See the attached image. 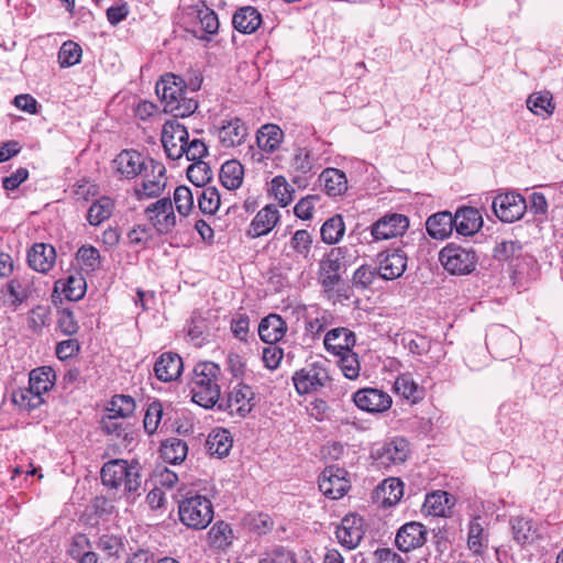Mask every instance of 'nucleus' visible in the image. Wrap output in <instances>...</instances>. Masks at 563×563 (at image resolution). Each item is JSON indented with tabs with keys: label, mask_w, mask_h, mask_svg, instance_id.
Masks as SVG:
<instances>
[{
	"label": "nucleus",
	"mask_w": 563,
	"mask_h": 563,
	"mask_svg": "<svg viewBox=\"0 0 563 563\" xmlns=\"http://www.w3.org/2000/svg\"><path fill=\"white\" fill-rule=\"evenodd\" d=\"M163 410L159 402H153L148 406L144 417V429L148 434H153L162 419Z\"/></svg>",
	"instance_id": "nucleus-60"
},
{
	"label": "nucleus",
	"mask_w": 563,
	"mask_h": 563,
	"mask_svg": "<svg viewBox=\"0 0 563 563\" xmlns=\"http://www.w3.org/2000/svg\"><path fill=\"white\" fill-rule=\"evenodd\" d=\"M354 404L363 411L384 412L388 410L393 404L391 397L376 388L360 389L353 395Z\"/></svg>",
	"instance_id": "nucleus-16"
},
{
	"label": "nucleus",
	"mask_w": 563,
	"mask_h": 563,
	"mask_svg": "<svg viewBox=\"0 0 563 563\" xmlns=\"http://www.w3.org/2000/svg\"><path fill=\"white\" fill-rule=\"evenodd\" d=\"M343 258L344 250L342 247H333L320 260L318 280L327 291L333 290L339 284Z\"/></svg>",
	"instance_id": "nucleus-9"
},
{
	"label": "nucleus",
	"mask_w": 563,
	"mask_h": 563,
	"mask_svg": "<svg viewBox=\"0 0 563 563\" xmlns=\"http://www.w3.org/2000/svg\"><path fill=\"white\" fill-rule=\"evenodd\" d=\"M53 377L54 374L49 367L35 368L30 373L29 386L42 397L54 386Z\"/></svg>",
	"instance_id": "nucleus-41"
},
{
	"label": "nucleus",
	"mask_w": 563,
	"mask_h": 563,
	"mask_svg": "<svg viewBox=\"0 0 563 563\" xmlns=\"http://www.w3.org/2000/svg\"><path fill=\"white\" fill-rule=\"evenodd\" d=\"M347 472L338 466H328L319 476V489L331 499H340L350 489Z\"/></svg>",
	"instance_id": "nucleus-11"
},
{
	"label": "nucleus",
	"mask_w": 563,
	"mask_h": 563,
	"mask_svg": "<svg viewBox=\"0 0 563 563\" xmlns=\"http://www.w3.org/2000/svg\"><path fill=\"white\" fill-rule=\"evenodd\" d=\"M188 179L197 187L205 188V186L211 180L212 173L210 167L205 162H194L187 168Z\"/></svg>",
	"instance_id": "nucleus-49"
},
{
	"label": "nucleus",
	"mask_w": 563,
	"mask_h": 563,
	"mask_svg": "<svg viewBox=\"0 0 563 563\" xmlns=\"http://www.w3.org/2000/svg\"><path fill=\"white\" fill-rule=\"evenodd\" d=\"M510 522L514 538L517 542L521 544L531 543L537 538V529L531 520L523 517H515Z\"/></svg>",
	"instance_id": "nucleus-43"
},
{
	"label": "nucleus",
	"mask_w": 563,
	"mask_h": 563,
	"mask_svg": "<svg viewBox=\"0 0 563 563\" xmlns=\"http://www.w3.org/2000/svg\"><path fill=\"white\" fill-rule=\"evenodd\" d=\"M279 211L274 205H267L261 209L251 222L249 234L258 238L269 233L278 223Z\"/></svg>",
	"instance_id": "nucleus-22"
},
{
	"label": "nucleus",
	"mask_w": 563,
	"mask_h": 563,
	"mask_svg": "<svg viewBox=\"0 0 563 563\" xmlns=\"http://www.w3.org/2000/svg\"><path fill=\"white\" fill-rule=\"evenodd\" d=\"M292 382L297 393L306 395L328 387L331 383V377L324 363L314 362L296 371Z\"/></svg>",
	"instance_id": "nucleus-5"
},
{
	"label": "nucleus",
	"mask_w": 563,
	"mask_h": 563,
	"mask_svg": "<svg viewBox=\"0 0 563 563\" xmlns=\"http://www.w3.org/2000/svg\"><path fill=\"white\" fill-rule=\"evenodd\" d=\"M166 168L165 166L152 158H150L148 170L143 172V183L141 188H135V194L139 199L154 198L162 195L166 187Z\"/></svg>",
	"instance_id": "nucleus-12"
},
{
	"label": "nucleus",
	"mask_w": 563,
	"mask_h": 563,
	"mask_svg": "<svg viewBox=\"0 0 563 563\" xmlns=\"http://www.w3.org/2000/svg\"><path fill=\"white\" fill-rule=\"evenodd\" d=\"M455 230L461 235H473L483 227V217L474 207H461L454 214Z\"/></svg>",
	"instance_id": "nucleus-20"
},
{
	"label": "nucleus",
	"mask_w": 563,
	"mask_h": 563,
	"mask_svg": "<svg viewBox=\"0 0 563 563\" xmlns=\"http://www.w3.org/2000/svg\"><path fill=\"white\" fill-rule=\"evenodd\" d=\"M114 202L109 197H101L96 200L88 210V222L91 225H99L108 220L113 212Z\"/></svg>",
	"instance_id": "nucleus-38"
},
{
	"label": "nucleus",
	"mask_w": 563,
	"mask_h": 563,
	"mask_svg": "<svg viewBox=\"0 0 563 563\" xmlns=\"http://www.w3.org/2000/svg\"><path fill=\"white\" fill-rule=\"evenodd\" d=\"M243 165L235 159L228 161L221 166L220 180L229 190L238 189L243 183Z\"/></svg>",
	"instance_id": "nucleus-34"
},
{
	"label": "nucleus",
	"mask_w": 563,
	"mask_h": 563,
	"mask_svg": "<svg viewBox=\"0 0 563 563\" xmlns=\"http://www.w3.org/2000/svg\"><path fill=\"white\" fill-rule=\"evenodd\" d=\"M198 108V102L196 99L191 97H187V95H183L177 98V101L172 102L168 106H165V110L174 113L175 117H188L192 114Z\"/></svg>",
	"instance_id": "nucleus-56"
},
{
	"label": "nucleus",
	"mask_w": 563,
	"mask_h": 563,
	"mask_svg": "<svg viewBox=\"0 0 563 563\" xmlns=\"http://www.w3.org/2000/svg\"><path fill=\"white\" fill-rule=\"evenodd\" d=\"M255 394L253 389L244 384H238L229 393L225 401H218V408L230 410V415L245 418L255 406Z\"/></svg>",
	"instance_id": "nucleus-10"
},
{
	"label": "nucleus",
	"mask_w": 563,
	"mask_h": 563,
	"mask_svg": "<svg viewBox=\"0 0 563 563\" xmlns=\"http://www.w3.org/2000/svg\"><path fill=\"white\" fill-rule=\"evenodd\" d=\"M284 141V132L276 124H264L256 134L258 147L266 153H274Z\"/></svg>",
	"instance_id": "nucleus-29"
},
{
	"label": "nucleus",
	"mask_w": 563,
	"mask_h": 563,
	"mask_svg": "<svg viewBox=\"0 0 563 563\" xmlns=\"http://www.w3.org/2000/svg\"><path fill=\"white\" fill-rule=\"evenodd\" d=\"M174 203L181 217H188L194 209V194L187 186H178L174 191Z\"/></svg>",
	"instance_id": "nucleus-51"
},
{
	"label": "nucleus",
	"mask_w": 563,
	"mask_h": 563,
	"mask_svg": "<svg viewBox=\"0 0 563 563\" xmlns=\"http://www.w3.org/2000/svg\"><path fill=\"white\" fill-rule=\"evenodd\" d=\"M312 242V235L307 230H298L290 239V247L303 260H309Z\"/></svg>",
	"instance_id": "nucleus-53"
},
{
	"label": "nucleus",
	"mask_w": 563,
	"mask_h": 563,
	"mask_svg": "<svg viewBox=\"0 0 563 563\" xmlns=\"http://www.w3.org/2000/svg\"><path fill=\"white\" fill-rule=\"evenodd\" d=\"M197 19L199 21L201 30L207 34H216L219 30V20L213 10L205 7L199 9L197 12Z\"/></svg>",
	"instance_id": "nucleus-58"
},
{
	"label": "nucleus",
	"mask_w": 563,
	"mask_h": 563,
	"mask_svg": "<svg viewBox=\"0 0 563 563\" xmlns=\"http://www.w3.org/2000/svg\"><path fill=\"white\" fill-rule=\"evenodd\" d=\"M55 261L56 252L51 244L35 243L27 253L30 267L40 273L49 272Z\"/></svg>",
	"instance_id": "nucleus-21"
},
{
	"label": "nucleus",
	"mask_w": 563,
	"mask_h": 563,
	"mask_svg": "<svg viewBox=\"0 0 563 563\" xmlns=\"http://www.w3.org/2000/svg\"><path fill=\"white\" fill-rule=\"evenodd\" d=\"M148 222L158 234H168L177 224L174 205L169 198H162L145 209Z\"/></svg>",
	"instance_id": "nucleus-7"
},
{
	"label": "nucleus",
	"mask_w": 563,
	"mask_h": 563,
	"mask_svg": "<svg viewBox=\"0 0 563 563\" xmlns=\"http://www.w3.org/2000/svg\"><path fill=\"white\" fill-rule=\"evenodd\" d=\"M317 201H319V196L317 195H308L301 198L294 208L295 214L302 220L311 219Z\"/></svg>",
	"instance_id": "nucleus-61"
},
{
	"label": "nucleus",
	"mask_w": 563,
	"mask_h": 563,
	"mask_svg": "<svg viewBox=\"0 0 563 563\" xmlns=\"http://www.w3.org/2000/svg\"><path fill=\"white\" fill-rule=\"evenodd\" d=\"M12 401L21 409L32 410L43 402V398L38 394H35V390L29 386L14 390L12 393Z\"/></svg>",
	"instance_id": "nucleus-46"
},
{
	"label": "nucleus",
	"mask_w": 563,
	"mask_h": 563,
	"mask_svg": "<svg viewBox=\"0 0 563 563\" xmlns=\"http://www.w3.org/2000/svg\"><path fill=\"white\" fill-rule=\"evenodd\" d=\"M117 172L126 178H134L148 170L150 159L134 150L122 151L113 161Z\"/></svg>",
	"instance_id": "nucleus-17"
},
{
	"label": "nucleus",
	"mask_w": 563,
	"mask_h": 563,
	"mask_svg": "<svg viewBox=\"0 0 563 563\" xmlns=\"http://www.w3.org/2000/svg\"><path fill=\"white\" fill-rule=\"evenodd\" d=\"M528 109L537 115H551L554 112L552 96L548 91L534 92L527 99Z\"/></svg>",
	"instance_id": "nucleus-42"
},
{
	"label": "nucleus",
	"mask_w": 563,
	"mask_h": 563,
	"mask_svg": "<svg viewBox=\"0 0 563 563\" xmlns=\"http://www.w3.org/2000/svg\"><path fill=\"white\" fill-rule=\"evenodd\" d=\"M198 207L205 214H214L221 205L220 194L216 187H205L197 190Z\"/></svg>",
	"instance_id": "nucleus-40"
},
{
	"label": "nucleus",
	"mask_w": 563,
	"mask_h": 563,
	"mask_svg": "<svg viewBox=\"0 0 563 563\" xmlns=\"http://www.w3.org/2000/svg\"><path fill=\"white\" fill-rule=\"evenodd\" d=\"M234 27L243 33L255 32L262 22L260 12L253 7L239 9L233 15Z\"/></svg>",
	"instance_id": "nucleus-30"
},
{
	"label": "nucleus",
	"mask_w": 563,
	"mask_h": 563,
	"mask_svg": "<svg viewBox=\"0 0 563 563\" xmlns=\"http://www.w3.org/2000/svg\"><path fill=\"white\" fill-rule=\"evenodd\" d=\"M210 544L218 549H225L231 544L232 529L224 522H217L208 532Z\"/></svg>",
	"instance_id": "nucleus-47"
},
{
	"label": "nucleus",
	"mask_w": 563,
	"mask_h": 563,
	"mask_svg": "<svg viewBox=\"0 0 563 563\" xmlns=\"http://www.w3.org/2000/svg\"><path fill=\"white\" fill-rule=\"evenodd\" d=\"M364 533V520L357 515L345 516L335 531L338 541L347 550L355 549L362 541Z\"/></svg>",
	"instance_id": "nucleus-14"
},
{
	"label": "nucleus",
	"mask_w": 563,
	"mask_h": 563,
	"mask_svg": "<svg viewBox=\"0 0 563 563\" xmlns=\"http://www.w3.org/2000/svg\"><path fill=\"white\" fill-rule=\"evenodd\" d=\"M492 208L495 216L501 222L511 223L523 217L527 210V203L521 195L505 192L494 198Z\"/></svg>",
	"instance_id": "nucleus-6"
},
{
	"label": "nucleus",
	"mask_w": 563,
	"mask_h": 563,
	"mask_svg": "<svg viewBox=\"0 0 563 563\" xmlns=\"http://www.w3.org/2000/svg\"><path fill=\"white\" fill-rule=\"evenodd\" d=\"M247 136V128L239 118H233L218 129V137L223 147L241 145Z\"/></svg>",
	"instance_id": "nucleus-24"
},
{
	"label": "nucleus",
	"mask_w": 563,
	"mask_h": 563,
	"mask_svg": "<svg viewBox=\"0 0 563 563\" xmlns=\"http://www.w3.org/2000/svg\"><path fill=\"white\" fill-rule=\"evenodd\" d=\"M345 225L340 214L328 219L321 227V239L327 244L338 243L344 235Z\"/></svg>",
	"instance_id": "nucleus-39"
},
{
	"label": "nucleus",
	"mask_w": 563,
	"mask_h": 563,
	"mask_svg": "<svg viewBox=\"0 0 563 563\" xmlns=\"http://www.w3.org/2000/svg\"><path fill=\"white\" fill-rule=\"evenodd\" d=\"M488 547V534L485 532L478 518L468 523L467 548L475 555H482Z\"/></svg>",
	"instance_id": "nucleus-32"
},
{
	"label": "nucleus",
	"mask_w": 563,
	"mask_h": 563,
	"mask_svg": "<svg viewBox=\"0 0 563 563\" xmlns=\"http://www.w3.org/2000/svg\"><path fill=\"white\" fill-rule=\"evenodd\" d=\"M184 150V155H186L187 161L192 162H201L200 159L208 153L206 144L198 139H194L192 141L188 140Z\"/></svg>",
	"instance_id": "nucleus-62"
},
{
	"label": "nucleus",
	"mask_w": 563,
	"mask_h": 563,
	"mask_svg": "<svg viewBox=\"0 0 563 563\" xmlns=\"http://www.w3.org/2000/svg\"><path fill=\"white\" fill-rule=\"evenodd\" d=\"M378 262V275L386 280L400 277L407 268V255L400 250L380 253Z\"/></svg>",
	"instance_id": "nucleus-18"
},
{
	"label": "nucleus",
	"mask_w": 563,
	"mask_h": 563,
	"mask_svg": "<svg viewBox=\"0 0 563 563\" xmlns=\"http://www.w3.org/2000/svg\"><path fill=\"white\" fill-rule=\"evenodd\" d=\"M181 372L183 360L178 354L172 352L163 353L154 365L155 376L165 383L177 379Z\"/></svg>",
	"instance_id": "nucleus-23"
},
{
	"label": "nucleus",
	"mask_w": 563,
	"mask_h": 563,
	"mask_svg": "<svg viewBox=\"0 0 563 563\" xmlns=\"http://www.w3.org/2000/svg\"><path fill=\"white\" fill-rule=\"evenodd\" d=\"M323 343L334 355L346 354L355 345V334L346 328H335L325 334Z\"/></svg>",
	"instance_id": "nucleus-25"
},
{
	"label": "nucleus",
	"mask_w": 563,
	"mask_h": 563,
	"mask_svg": "<svg viewBox=\"0 0 563 563\" xmlns=\"http://www.w3.org/2000/svg\"><path fill=\"white\" fill-rule=\"evenodd\" d=\"M410 452L409 442L404 438H395L377 449L374 457L384 467L402 464Z\"/></svg>",
	"instance_id": "nucleus-15"
},
{
	"label": "nucleus",
	"mask_w": 563,
	"mask_h": 563,
	"mask_svg": "<svg viewBox=\"0 0 563 563\" xmlns=\"http://www.w3.org/2000/svg\"><path fill=\"white\" fill-rule=\"evenodd\" d=\"M427 530L420 522H408L404 525L397 532L395 542L397 548L402 552L422 547L427 540Z\"/></svg>",
	"instance_id": "nucleus-19"
},
{
	"label": "nucleus",
	"mask_w": 563,
	"mask_h": 563,
	"mask_svg": "<svg viewBox=\"0 0 563 563\" xmlns=\"http://www.w3.org/2000/svg\"><path fill=\"white\" fill-rule=\"evenodd\" d=\"M135 410V401L131 396L115 395L110 401V406L107 411L119 416L121 418H128L133 415Z\"/></svg>",
	"instance_id": "nucleus-50"
},
{
	"label": "nucleus",
	"mask_w": 563,
	"mask_h": 563,
	"mask_svg": "<svg viewBox=\"0 0 563 563\" xmlns=\"http://www.w3.org/2000/svg\"><path fill=\"white\" fill-rule=\"evenodd\" d=\"M286 330L287 327L282 317L272 313L260 322L258 335L265 343L275 344L284 338Z\"/></svg>",
	"instance_id": "nucleus-28"
},
{
	"label": "nucleus",
	"mask_w": 563,
	"mask_h": 563,
	"mask_svg": "<svg viewBox=\"0 0 563 563\" xmlns=\"http://www.w3.org/2000/svg\"><path fill=\"white\" fill-rule=\"evenodd\" d=\"M452 507L451 497L446 492H434L427 495L423 509L428 515L445 517L450 514Z\"/></svg>",
	"instance_id": "nucleus-35"
},
{
	"label": "nucleus",
	"mask_w": 563,
	"mask_h": 563,
	"mask_svg": "<svg viewBox=\"0 0 563 563\" xmlns=\"http://www.w3.org/2000/svg\"><path fill=\"white\" fill-rule=\"evenodd\" d=\"M325 192L331 197L344 194L347 189V179L343 172L336 168H327L320 175Z\"/></svg>",
	"instance_id": "nucleus-31"
},
{
	"label": "nucleus",
	"mask_w": 563,
	"mask_h": 563,
	"mask_svg": "<svg viewBox=\"0 0 563 563\" xmlns=\"http://www.w3.org/2000/svg\"><path fill=\"white\" fill-rule=\"evenodd\" d=\"M409 227V220L400 213H388L373 223L371 234L375 241L401 236Z\"/></svg>",
	"instance_id": "nucleus-13"
},
{
	"label": "nucleus",
	"mask_w": 563,
	"mask_h": 563,
	"mask_svg": "<svg viewBox=\"0 0 563 563\" xmlns=\"http://www.w3.org/2000/svg\"><path fill=\"white\" fill-rule=\"evenodd\" d=\"M189 134L177 120L166 121L162 130V144L168 158L176 161L184 156Z\"/></svg>",
	"instance_id": "nucleus-8"
},
{
	"label": "nucleus",
	"mask_w": 563,
	"mask_h": 563,
	"mask_svg": "<svg viewBox=\"0 0 563 563\" xmlns=\"http://www.w3.org/2000/svg\"><path fill=\"white\" fill-rule=\"evenodd\" d=\"M339 364L343 375L349 379H355L360 375V362L357 355L352 351L338 355Z\"/></svg>",
	"instance_id": "nucleus-57"
},
{
	"label": "nucleus",
	"mask_w": 563,
	"mask_h": 563,
	"mask_svg": "<svg viewBox=\"0 0 563 563\" xmlns=\"http://www.w3.org/2000/svg\"><path fill=\"white\" fill-rule=\"evenodd\" d=\"M477 255L472 247L448 244L439 253V261L451 275H468L477 264Z\"/></svg>",
	"instance_id": "nucleus-4"
},
{
	"label": "nucleus",
	"mask_w": 563,
	"mask_h": 563,
	"mask_svg": "<svg viewBox=\"0 0 563 563\" xmlns=\"http://www.w3.org/2000/svg\"><path fill=\"white\" fill-rule=\"evenodd\" d=\"M395 391L402 398L410 400L412 404L423 398L424 390L419 386L410 374H402L397 377L394 384Z\"/></svg>",
	"instance_id": "nucleus-33"
},
{
	"label": "nucleus",
	"mask_w": 563,
	"mask_h": 563,
	"mask_svg": "<svg viewBox=\"0 0 563 563\" xmlns=\"http://www.w3.org/2000/svg\"><path fill=\"white\" fill-rule=\"evenodd\" d=\"M220 367L212 362L199 363L191 379L192 400L203 408H212L220 399L218 376Z\"/></svg>",
	"instance_id": "nucleus-1"
},
{
	"label": "nucleus",
	"mask_w": 563,
	"mask_h": 563,
	"mask_svg": "<svg viewBox=\"0 0 563 563\" xmlns=\"http://www.w3.org/2000/svg\"><path fill=\"white\" fill-rule=\"evenodd\" d=\"M380 494L384 505L394 506L404 495V484L398 478H387L380 485Z\"/></svg>",
	"instance_id": "nucleus-44"
},
{
	"label": "nucleus",
	"mask_w": 563,
	"mask_h": 563,
	"mask_svg": "<svg viewBox=\"0 0 563 563\" xmlns=\"http://www.w3.org/2000/svg\"><path fill=\"white\" fill-rule=\"evenodd\" d=\"M153 238L152 229L144 225L137 224L131 229L128 233V239L131 244L145 245Z\"/></svg>",
	"instance_id": "nucleus-64"
},
{
	"label": "nucleus",
	"mask_w": 563,
	"mask_h": 563,
	"mask_svg": "<svg viewBox=\"0 0 563 563\" xmlns=\"http://www.w3.org/2000/svg\"><path fill=\"white\" fill-rule=\"evenodd\" d=\"M86 291V282L74 276L68 277L64 292L69 300H79Z\"/></svg>",
	"instance_id": "nucleus-63"
},
{
	"label": "nucleus",
	"mask_w": 563,
	"mask_h": 563,
	"mask_svg": "<svg viewBox=\"0 0 563 563\" xmlns=\"http://www.w3.org/2000/svg\"><path fill=\"white\" fill-rule=\"evenodd\" d=\"M520 251L521 245L519 242L503 241L495 246L493 256L498 261H507L511 257L518 256Z\"/></svg>",
	"instance_id": "nucleus-59"
},
{
	"label": "nucleus",
	"mask_w": 563,
	"mask_h": 563,
	"mask_svg": "<svg viewBox=\"0 0 563 563\" xmlns=\"http://www.w3.org/2000/svg\"><path fill=\"white\" fill-rule=\"evenodd\" d=\"M156 92L165 102V106L174 103L178 97L187 95L185 79L173 74L166 75L156 84Z\"/></svg>",
	"instance_id": "nucleus-27"
},
{
	"label": "nucleus",
	"mask_w": 563,
	"mask_h": 563,
	"mask_svg": "<svg viewBox=\"0 0 563 563\" xmlns=\"http://www.w3.org/2000/svg\"><path fill=\"white\" fill-rule=\"evenodd\" d=\"M77 260L86 271L93 272L100 267L99 251L91 245H84L77 251Z\"/></svg>",
	"instance_id": "nucleus-55"
},
{
	"label": "nucleus",
	"mask_w": 563,
	"mask_h": 563,
	"mask_svg": "<svg viewBox=\"0 0 563 563\" xmlns=\"http://www.w3.org/2000/svg\"><path fill=\"white\" fill-rule=\"evenodd\" d=\"M119 416L112 415L107 411L100 421L102 430L107 434L115 435L118 438L126 435L129 424Z\"/></svg>",
	"instance_id": "nucleus-54"
},
{
	"label": "nucleus",
	"mask_w": 563,
	"mask_h": 563,
	"mask_svg": "<svg viewBox=\"0 0 563 563\" xmlns=\"http://www.w3.org/2000/svg\"><path fill=\"white\" fill-rule=\"evenodd\" d=\"M187 452V443L176 438L167 440L161 448L162 457L170 464L181 463L186 459Z\"/></svg>",
	"instance_id": "nucleus-37"
},
{
	"label": "nucleus",
	"mask_w": 563,
	"mask_h": 563,
	"mask_svg": "<svg viewBox=\"0 0 563 563\" xmlns=\"http://www.w3.org/2000/svg\"><path fill=\"white\" fill-rule=\"evenodd\" d=\"M271 190L282 207H287L294 200L295 189L284 176L272 179Z\"/></svg>",
	"instance_id": "nucleus-45"
},
{
	"label": "nucleus",
	"mask_w": 563,
	"mask_h": 563,
	"mask_svg": "<svg viewBox=\"0 0 563 563\" xmlns=\"http://www.w3.org/2000/svg\"><path fill=\"white\" fill-rule=\"evenodd\" d=\"M290 166L294 170L300 174H308L314 166L312 153L309 148L296 146L294 148Z\"/></svg>",
	"instance_id": "nucleus-48"
},
{
	"label": "nucleus",
	"mask_w": 563,
	"mask_h": 563,
	"mask_svg": "<svg viewBox=\"0 0 563 563\" xmlns=\"http://www.w3.org/2000/svg\"><path fill=\"white\" fill-rule=\"evenodd\" d=\"M101 481L111 488L124 487L125 494L140 495L142 477L137 465L129 464L125 460H112L101 468Z\"/></svg>",
	"instance_id": "nucleus-2"
},
{
	"label": "nucleus",
	"mask_w": 563,
	"mask_h": 563,
	"mask_svg": "<svg viewBox=\"0 0 563 563\" xmlns=\"http://www.w3.org/2000/svg\"><path fill=\"white\" fill-rule=\"evenodd\" d=\"M81 53V47L77 43L67 41L59 48L58 62L62 67L74 66L80 62Z\"/></svg>",
	"instance_id": "nucleus-52"
},
{
	"label": "nucleus",
	"mask_w": 563,
	"mask_h": 563,
	"mask_svg": "<svg viewBox=\"0 0 563 563\" xmlns=\"http://www.w3.org/2000/svg\"><path fill=\"white\" fill-rule=\"evenodd\" d=\"M178 516L180 522L190 529H206L213 519L212 503L198 494L188 496L179 501Z\"/></svg>",
	"instance_id": "nucleus-3"
},
{
	"label": "nucleus",
	"mask_w": 563,
	"mask_h": 563,
	"mask_svg": "<svg viewBox=\"0 0 563 563\" xmlns=\"http://www.w3.org/2000/svg\"><path fill=\"white\" fill-rule=\"evenodd\" d=\"M429 235L437 240H444L452 234L455 228L454 216L450 211H441L430 216L426 223Z\"/></svg>",
	"instance_id": "nucleus-26"
},
{
	"label": "nucleus",
	"mask_w": 563,
	"mask_h": 563,
	"mask_svg": "<svg viewBox=\"0 0 563 563\" xmlns=\"http://www.w3.org/2000/svg\"><path fill=\"white\" fill-rule=\"evenodd\" d=\"M232 438L230 432L224 429L214 430L207 439V446L211 455L224 457L232 448Z\"/></svg>",
	"instance_id": "nucleus-36"
}]
</instances>
